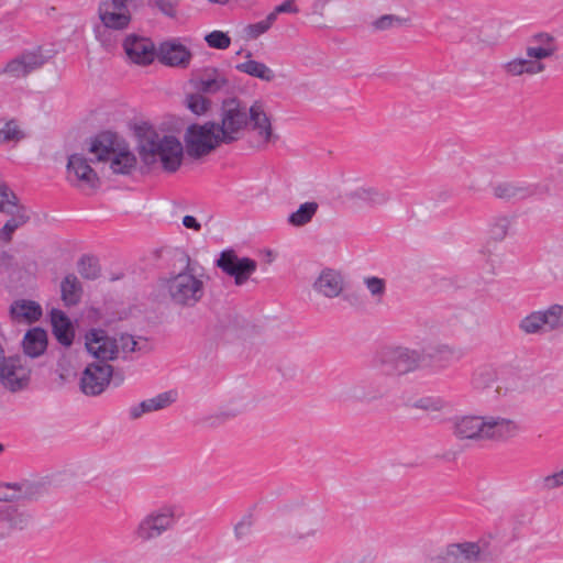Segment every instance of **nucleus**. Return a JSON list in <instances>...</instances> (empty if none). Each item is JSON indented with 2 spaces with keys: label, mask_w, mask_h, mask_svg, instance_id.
I'll list each match as a JSON object with an SVG mask.
<instances>
[{
  "label": "nucleus",
  "mask_w": 563,
  "mask_h": 563,
  "mask_svg": "<svg viewBox=\"0 0 563 563\" xmlns=\"http://www.w3.org/2000/svg\"><path fill=\"white\" fill-rule=\"evenodd\" d=\"M453 434L460 440L507 442L521 432L520 423L503 416H463L452 426Z\"/></svg>",
  "instance_id": "f257e3e1"
},
{
  "label": "nucleus",
  "mask_w": 563,
  "mask_h": 563,
  "mask_svg": "<svg viewBox=\"0 0 563 563\" xmlns=\"http://www.w3.org/2000/svg\"><path fill=\"white\" fill-rule=\"evenodd\" d=\"M137 153L146 167L167 173L178 170L185 155L184 145L176 136L162 135L151 129L139 134Z\"/></svg>",
  "instance_id": "f03ea898"
},
{
  "label": "nucleus",
  "mask_w": 563,
  "mask_h": 563,
  "mask_svg": "<svg viewBox=\"0 0 563 563\" xmlns=\"http://www.w3.org/2000/svg\"><path fill=\"white\" fill-rule=\"evenodd\" d=\"M560 49L558 38L548 32L531 35L523 56H517L501 65L508 77H534L547 70V59L554 58Z\"/></svg>",
  "instance_id": "7ed1b4c3"
},
{
  "label": "nucleus",
  "mask_w": 563,
  "mask_h": 563,
  "mask_svg": "<svg viewBox=\"0 0 563 563\" xmlns=\"http://www.w3.org/2000/svg\"><path fill=\"white\" fill-rule=\"evenodd\" d=\"M158 289L175 307L194 308L205 297V275H196L194 271L187 266L178 274L159 278Z\"/></svg>",
  "instance_id": "20e7f679"
},
{
  "label": "nucleus",
  "mask_w": 563,
  "mask_h": 563,
  "mask_svg": "<svg viewBox=\"0 0 563 563\" xmlns=\"http://www.w3.org/2000/svg\"><path fill=\"white\" fill-rule=\"evenodd\" d=\"M423 361V353L406 346L382 349L372 361L373 366L386 375H404L416 371Z\"/></svg>",
  "instance_id": "39448f33"
},
{
  "label": "nucleus",
  "mask_w": 563,
  "mask_h": 563,
  "mask_svg": "<svg viewBox=\"0 0 563 563\" xmlns=\"http://www.w3.org/2000/svg\"><path fill=\"white\" fill-rule=\"evenodd\" d=\"M177 510L176 505L164 504L147 512L134 529L135 539L150 542L173 530L179 519Z\"/></svg>",
  "instance_id": "423d86ee"
},
{
  "label": "nucleus",
  "mask_w": 563,
  "mask_h": 563,
  "mask_svg": "<svg viewBox=\"0 0 563 563\" xmlns=\"http://www.w3.org/2000/svg\"><path fill=\"white\" fill-rule=\"evenodd\" d=\"M183 139L184 154L194 159L208 156L223 144L217 132L216 121L190 124L185 130Z\"/></svg>",
  "instance_id": "0eeeda50"
},
{
  "label": "nucleus",
  "mask_w": 563,
  "mask_h": 563,
  "mask_svg": "<svg viewBox=\"0 0 563 563\" xmlns=\"http://www.w3.org/2000/svg\"><path fill=\"white\" fill-rule=\"evenodd\" d=\"M216 126L223 144L238 142L247 129V108L235 99L224 101Z\"/></svg>",
  "instance_id": "6e6552de"
},
{
  "label": "nucleus",
  "mask_w": 563,
  "mask_h": 563,
  "mask_svg": "<svg viewBox=\"0 0 563 563\" xmlns=\"http://www.w3.org/2000/svg\"><path fill=\"white\" fill-rule=\"evenodd\" d=\"M89 151L96 155L97 161H109L110 168L115 174H130L136 166V157L130 150L115 146L114 142L104 135L95 139Z\"/></svg>",
  "instance_id": "1a4fd4ad"
},
{
  "label": "nucleus",
  "mask_w": 563,
  "mask_h": 563,
  "mask_svg": "<svg viewBox=\"0 0 563 563\" xmlns=\"http://www.w3.org/2000/svg\"><path fill=\"white\" fill-rule=\"evenodd\" d=\"M518 330L525 335H544L563 329V305L554 303L545 309L533 310L518 321Z\"/></svg>",
  "instance_id": "9d476101"
},
{
  "label": "nucleus",
  "mask_w": 563,
  "mask_h": 563,
  "mask_svg": "<svg viewBox=\"0 0 563 563\" xmlns=\"http://www.w3.org/2000/svg\"><path fill=\"white\" fill-rule=\"evenodd\" d=\"M31 379V369L20 356L0 354V385L12 391L25 389Z\"/></svg>",
  "instance_id": "9b49d317"
},
{
  "label": "nucleus",
  "mask_w": 563,
  "mask_h": 563,
  "mask_svg": "<svg viewBox=\"0 0 563 563\" xmlns=\"http://www.w3.org/2000/svg\"><path fill=\"white\" fill-rule=\"evenodd\" d=\"M224 274L234 278L236 286L244 285L257 269V263L250 257H239L233 250H224L216 261Z\"/></svg>",
  "instance_id": "f8f14e48"
},
{
  "label": "nucleus",
  "mask_w": 563,
  "mask_h": 563,
  "mask_svg": "<svg viewBox=\"0 0 563 563\" xmlns=\"http://www.w3.org/2000/svg\"><path fill=\"white\" fill-rule=\"evenodd\" d=\"M47 57L41 49L26 51L10 59L0 70V75L10 80L25 78L46 64Z\"/></svg>",
  "instance_id": "ddd939ff"
},
{
  "label": "nucleus",
  "mask_w": 563,
  "mask_h": 563,
  "mask_svg": "<svg viewBox=\"0 0 563 563\" xmlns=\"http://www.w3.org/2000/svg\"><path fill=\"white\" fill-rule=\"evenodd\" d=\"M481 558V547L476 542L448 544L442 551L429 554L426 563H477Z\"/></svg>",
  "instance_id": "4468645a"
},
{
  "label": "nucleus",
  "mask_w": 563,
  "mask_h": 563,
  "mask_svg": "<svg viewBox=\"0 0 563 563\" xmlns=\"http://www.w3.org/2000/svg\"><path fill=\"white\" fill-rule=\"evenodd\" d=\"M255 135L257 146L266 147L277 139L273 133V126L262 102L255 101L247 108V128Z\"/></svg>",
  "instance_id": "2eb2a0df"
},
{
  "label": "nucleus",
  "mask_w": 563,
  "mask_h": 563,
  "mask_svg": "<svg viewBox=\"0 0 563 563\" xmlns=\"http://www.w3.org/2000/svg\"><path fill=\"white\" fill-rule=\"evenodd\" d=\"M86 349L99 363H107L118 356L119 344L101 329H92L86 334Z\"/></svg>",
  "instance_id": "dca6fc26"
},
{
  "label": "nucleus",
  "mask_w": 563,
  "mask_h": 563,
  "mask_svg": "<svg viewBox=\"0 0 563 563\" xmlns=\"http://www.w3.org/2000/svg\"><path fill=\"white\" fill-rule=\"evenodd\" d=\"M113 368L108 363L88 365L80 378V389L85 395H100L110 383Z\"/></svg>",
  "instance_id": "f3484780"
},
{
  "label": "nucleus",
  "mask_w": 563,
  "mask_h": 563,
  "mask_svg": "<svg viewBox=\"0 0 563 563\" xmlns=\"http://www.w3.org/2000/svg\"><path fill=\"white\" fill-rule=\"evenodd\" d=\"M66 168L67 179L70 184L89 189H95L99 186V177L84 155H70Z\"/></svg>",
  "instance_id": "a211bd4d"
},
{
  "label": "nucleus",
  "mask_w": 563,
  "mask_h": 563,
  "mask_svg": "<svg viewBox=\"0 0 563 563\" xmlns=\"http://www.w3.org/2000/svg\"><path fill=\"white\" fill-rule=\"evenodd\" d=\"M131 7L132 4L128 3H99L98 16L104 27L114 31H122L128 29L132 21Z\"/></svg>",
  "instance_id": "6ab92c4d"
},
{
  "label": "nucleus",
  "mask_w": 563,
  "mask_h": 563,
  "mask_svg": "<svg viewBox=\"0 0 563 563\" xmlns=\"http://www.w3.org/2000/svg\"><path fill=\"white\" fill-rule=\"evenodd\" d=\"M32 521L31 514L12 503L0 505V527L7 532H0V541L5 539L12 531L25 530Z\"/></svg>",
  "instance_id": "aec40b11"
},
{
  "label": "nucleus",
  "mask_w": 563,
  "mask_h": 563,
  "mask_svg": "<svg viewBox=\"0 0 563 563\" xmlns=\"http://www.w3.org/2000/svg\"><path fill=\"white\" fill-rule=\"evenodd\" d=\"M158 60L170 67L186 68L191 60L190 51L177 41H166L157 49Z\"/></svg>",
  "instance_id": "412c9836"
},
{
  "label": "nucleus",
  "mask_w": 563,
  "mask_h": 563,
  "mask_svg": "<svg viewBox=\"0 0 563 563\" xmlns=\"http://www.w3.org/2000/svg\"><path fill=\"white\" fill-rule=\"evenodd\" d=\"M192 84L199 92L208 95L227 91L230 88L228 77L217 68H205L195 76Z\"/></svg>",
  "instance_id": "4be33fe9"
},
{
  "label": "nucleus",
  "mask_w": 563,
  "mask_h": 563,
  "mask_svg": "<svg viewBox=\"0 0 563 563\" xmlns=\"http://www.w3.org/2000/svg\"><path fill=\"white\" fill-rule=\"evenodd\" d=\"M123 47L128 57L135 64L146 65L154 59V44L148 38L130 35L125 38Z\"/></svg>",
  "instance_id": "5701e85b"
},
{
  "label": "nucleus",
  "mask_w": 563,
  "mask_h": 563,
  "mask_svg": "<svg viewBox=\"0 0 563 563\" xmlns=\"http://www.w3.org/2000/svg\"><path fill=\"white\" fill-rule=\"evenodd\" d=\"M347 199L356 207L377 208L385 206L390 197L387 191L372 186H361L347 194Z\"/></svg>",
  "instance_id": "b1692460"
},
{
  "label": "nucleus",
  "mask_w": 563,
  "mask_h": 563,
  "mask_svg": "<svg viewBox=\"0 0 563 563\" xmlns=\"http://www.w3.org/2000/svg\"><path fill=\"white\" fill-rule=\"evenodd\" d=\"M319 520L311 512L299 515L289 530V538L297 543L314 540L319 533Z\"/></svg>",
  "instance_id": "393cba45"
},
{
  "label": "nucleus",
  "mask_w": 563,
  "mask_h": 563,
  "mask_svg": "<svg viewBox=\"0 0 563 563\" xmlns=\"http://www.w3.org/2000/svg\"><path fill=\"white\" fill-rule=\"evenodd\" d=\"M313 289L325 298H336L344 289L343 276L334 269L325 268L314 280Z\"/></svg>",
  "instance_id": "a878e982"
},
{
  "label": "nucleus",
  "mask_w": 563,
  "mask_h": 563,
  "mask_svg": "<svg viewBox=\"0 0 563 563\" xmlns=\"http://www.w3.org/2000/svg\"><path fill=\"white\" fill-rule=\"evenodd\" d=\"M494 196L507 201L523 200L537 194V187L522 181H504L497 184L494 189Z\"/></svg>",
  "instance_id": "bb28decb"
},
{
  "label": "nucleus",
  "mask_w": 563,
  "mask_h": 563,
  "mask_svg": "<svg viewBox=\"0 0 563 563\" xmlns=\"http://www.w3.org/2000/svg\"><path fill=\"white\" fill-rule=\"evenodd\" d=\"M174 391H165L157 396L143 400L129 409V417L132 420L141 418L144 413L162 410L175 401Z\"/></svg>",
  "instance_id": "cd10ccee"
},
{
  "label": "nucleus",
  "mask_w": 563,
  "mask_h": 563,
  "mask_svg": "<svg viewBox=\"0 0 563 563\" xmlns=\"http://www.w3.org/2000/svg\"><path fill=\"white\" fill-rule=\"evenodd\" d=\"M23 352L26 356L35 358L47 349V333L42 328L30 329L22 341Z\"/></svg>",
  "instance_id": "c85d7f7f"
},
{
  "label": "nucleus",
  "mask_w": 563,
  "mask_h": 563,
  "mask_svg": "<svg viewBox=\"0 0 563 563\" xmlns=\"http://www.w3.org/2000/svg\"><path fill=\"white\" fill-rule=\"evenodd\" d=\"M10 314L16 322L31 323L42 317V308L36 301L20 299L11 305Z\"/></svg>",
  "instance_id": "c756f323"
},
{
  "label": "nucleus",
  "mask_w": 563,
  "mask_h": 563,
  "mask_svg": "<svg viewBox=\"0 0 563 563\" xmlns=\"http://www.w3.org/2000/svg\"><path fill=\"white\" fill-rule=\"evenodd\" d=\"M53 333L57 341L69 346L74 340V330L69 319L60 310H53L51 313Z\"/></svg>",
  "instance_id": "7c9ffc66"
},
{
  "label": "nucleus",
  "mask_w": 563,
  "mask_h": 563,
  "mask_svg": "<svg viewBox=\"0 0 563 563\" xmlns=\"http://www.w3.org/2000/svg\"><path fill=\"white\" fill-rule=\"evenodd\" d=\"M247 59L243 63H240L235 66V68L254 78H258L263 81H273L275 79L274 71L264 63L257 62L255 59H251V53L246 54Z\"/></svg>",
  "instance_id": "2f4dec72"
},
{
  "label": "nucleus",
  "mask_w": 563,
  "mask_h": 563,
  "mask_svg": "<svg viewBox=\"0 0 563 563\" xmlns=\"http://www.w3.org/2000/svg\"><path fill=\"white\" fill-rule=\"evenodd\" d=\"M32 495V487L29 483H1L0 503H14L27 499Z\"/></svg>",
  "instance_id": "473e14b6"
},
{
  "label": "nucleus",
  "mask_w": 563,
  "mask_h": 563,
  "mask_svg": "<svg viewBox=\"0 0 563 563\" xmlns=\"http://www.w3.org/2000/svg\"><path fill=\"white\" fill-rule=\"evenodd\" d=\"M10 216V219L0 229V240L3 242H10L12 240L13 232L29 221V216L24 206L15 208L12 212H4Z\"/></svg>",
  "instance_id": "72a5a7b5"
},
{
  "label": "nucleus",
  "mask_w": 563,
  "mask_h": 563,
  "mask_svg": "<svg viewBox=\"0 0 563 563\" xmlns=\"http://www.w3.org/2000/svg\"><path fill=\"white\" fill-rule=\"evenodd\" d=\"M60 292L66 306H75L80 301L82 287L76 275L68 274L65 276L60 284Z\"/></svg>",
  "instance_id": "f704fd0d"
},
{
  "label": "nucleus",
  "mask_w": 563,
  "mask_h": 563,
  "mask_svg": "<svg viewBox=\"0 0 563 563\" xmlns=\"http://www.w3.org/2000/svg\"><path fill=\"white\" fill-rule=\"evenodd\" d=\"M319 210V203L316 201H307L305 203H301L299 208L291 212L288 218L287 222L296 228L303 227L311 222L313 217L317 214Z\"/></svg>",
  "instance_id": "c9c22d12"
},
{
  "label": "nucleus",
  "mask_w": 563,
  "mask_h": 563,
  "mask_svg": "<svg viewBox=\"0 0 563 563\" xmlns=\"http://www.w3.org/2000/svg\"><path fill=\"white\" fill-rule=\"evenodd\" d=\"M25 137L16 120L0 121V143L20 142Z\"/></svg>",
  "instance_id": "e433bc0d"
},
{
  "label": "nucleus",
  "mask_w": 563,
  "mask_h": 563,
  "mask_svg": "<svg viewBox=\"0 0 563 563\" xmlns=\"http://www.w3.org/2000/svg\"><path fill=\"white\" fill-rule=\"evenodd\" d=\"M511 219L507 216H498L492 219L488 233L492 240L503 241L510 229Z\"/></svg>",
  "instance_id": "4c0bfd02"
},
{
  "label": "nucleus",
  "mask_w": 563,
  "mask_h": 563,
  "mask_svg": "<svg viewBox=\"0 0 563 563\" xmlns=\"http://www.w3.org/2000/svg\"><path fill=\"white\" fill-rule=\"evenodd\" d=\"M496 380V372L490 367H482L474 372L472 386L477 390H484L493 386Z\"/></svg>",
  "instance_id": "58836bf2"
},
{
  "label": "nucleus",
  "mask_w": 563,
  "mask_h": 563,
  "mask_svg": "<svg viewBox=\"0 0 563 563\" xmlns=\"http://www.w3.org/2000/svg\"><path fill=\"white\" fill-rule=\"evenodd\" d=\"M409 19L396 14H384L372 22V27L375 31H387L406 25Z\"/></svg>",
  "instance_id": "ea45409f"
},
{
  "label": "nucleus",
  "mask_w": 563,
  "mask_h": 563,
  "mask_svg": "<svg viewBox=\"0 0 563 563\" xmlns=\"http://www.w3.org/2000/svg\"><path fill=\"white\" fill-rule=\"evenodd\" d=\"M21 206L16 195L7 185H0V213L12 212Z\"/></svg>",
  "instance_id": "a19ab883"
},
{
  "label": "nucleus",
  "mask_w": 563,
  "mask_h": 563,
  "mask_svg": "<svg viewBox=\"0 0 563 563\" xmlns=\"http://www.w3.org/2000/svg\"><path fill=\"white\" fill-rule=\"evenodd\" d=\"M363 283L371 296L377 301H382L386 294V280L376 276H368L363 279Z\"/></svg>",
  "instance_id": "79ce46f5"
},
{
  "label": "nucleus",
  "mask_w": 563,
  "mask_h": 563,
  "mask_svg": "<svg viewBox=\"0 0 563 563\" xmlns=\"http://www.w3.org/2000/svg\"><path fill=\"white\" fill-rule=\"evenodd\" d=\"M78 272L84 278L96 279L99 276L100 268L95 258L82 256L78 263Z\"/></svg>",
  "instance_id": "37998d69"
},
{
  "label": "nucleus",
  "mask_w": 563,
  "mask_h": 563,
  "mask_svg": "<svg viewBox=\"0 0 563 563\" xmlns=\"http://www.w3.org/2000/svg\"><path fill=\"white\" fill-rule=\"evenodd\" d=\"M538 485L542 492H551L563 487V467L552 474L543 476Z\"/></svg>",
  "instance_id": "c03bdc74"
},
{
  "label": "nucleus",
  "mask_w": 563,
  "mask_h": 563,
  "mask_svg": "<svg viewBox=\"0 0 563 563\" xmlns=\"http://www.w3.org/2000/svg\"><path fill=\"white\" fill-rule=\"evenodd\" d=\"M254 525V519L252 515H245L235 526H234V537L239 541L247 540L252 534V529Z\"/></svg>",
  "instance_id": "a18cd8bd"
},
{
  "label": "nucleus",
  "mask_w": 563,
  "mask_h": 563,
  "mask_svg": "<svg viewBox=\"0 0 563 563\" xmlns=\"http://www.w3.org/2000/svg\"><path fill=\"white\" fill-rule=\"evenodd\" d=\"M188 109L198 115L207 112L210 102L201 93H192L186 98Z\"/></svg>",
  "instance_id": "49530a36"
},
{
  "label": "nucleus",
  "mask_w": 563,
  "mask_h": 563,
  "mask_svg": "<svg viewBox=\"0 0 563 563\" xmlns=\"http://www.w3.org/2000/svg\"><path fill=\"white\" fill-rule=\"evenodd\" d=\"M205 40L210 47L217 49H225L231 44L230 36L222 31H212L206 35Z\"/></svg>",
  "instance_id": "de8ad7c7"
},
{
  "label": "nucleus",
  "mask_w": 563,
  "mask_h": 563,
  "mask_svg": "<svg viewBox=\"0 0 563 563\" xmlns=\"http://www.w3.org/2000/svg\"><path fill=\"white\" fill-rule=\"evenodd\" d=\"M415 407L426 411L437 412L445 407V402L439 397H424L415 402Z\"/></svg>",
  "instance_id": "09e8293b"
},
{
  "label": "nucleus",
  "mask_w": 563,
  "mask_h": 563,
  "mask_svg": "<svg viewBox=\"0 0 563 563\" xmlns=\"http://www.w3.org/2000/svg\"><path fill=\"white\" fill-rule=\"evenodd\" d=\"M376 396L372 391H366L363 383L354 384L349 389V398L353 400H369Z\"/></svg>",
  "instance_id": "8fccbe9b"
},
{
  "label": "nucleus",
  "mask_w": 563,
  "mask_h": 563,
  "mask_svg": "<svg viewBox=\"0 0 563 563\" xmlns=\"http://www.w3.org/2000/svg\"><path fill=\"white\" fill-rule=\"evenodd\" d=\"M117 340L119 344V351L121 350L124 353H131L137 349V342L130 334H121Z\"/></svg>",
  "instance_id": "3c124183"
},
{
  "label": "nucleus",
  "mask_w": 563,
  "mask_h": 563,
  "mask_svg": "<svg viewBox=\"0 0 563 563\" xmlns=\"http://www.w3.org/2000/svg\"><path fill=\"white\" fill-rule=\"evenodd\" d=\"M179 0H155L158 9L167 16L174 18L176 15V8Z\"/></svg>",
  "instance_id": "603ef678"
},
{
  "label": "nucleus",
  "mask_w": 563,
  "mask_h": 563,
  "mask_svg": "<svg viewBox=\"0 0 563 563\" xmlns=\"http://www.w3.org/2000/svg\"><path fill=\"white\" fill-rule=\"evenodd\" d=\"M268 29L269 27L267 26V24L264 22V20H262L257 23L250 24L246 27V34L252 38H256L260 35L264 34Z\"/></svg>",
  "instance_id": "864d4df0"
},
{
  "label": "nucleus",
  "mask_w": 563,
  "mask_h": 563,
  "mask_svg": "<svg viewBox=\"0 0 563 563\" xmlns=\"http://www.w3.org/2000/svg\"><path fill=\"white\" fill-rule=\"evenodd\" d=\"M298 8L295 5L294 0H286L275 8V13H297Z\"/></svg>",
  "instance_id": "5fc2aeb1"
},
{
  "label": "nucleus",
  "mask_w": 563,
  "mask_h": 563,
  "mask_svg": "<svg viewBox=\"0 0 563 563\" xmlns=\"http://www.w3.org/2000/svg\"><path fill=\"white\" fill-rule=\"evenodd\" d=\"M437 353L441 360H446V361H449L450 358H452L455 355L454 349L449 345L438 346Z\"/></svg>",
  "instance_id": "6e6d98bb"
},
{
  "label": "nucleus",
  "mask_w": 563,
  "mask_h": 563,
  "mask_svg": "<svg viewBox=\"0 0 563 563\" xmlns=\"http://www.w3.org/2000/svg\"><path fill=\"white\" fill-rule=\"evenodd\" d=\"M183 224L187 229H192L195 231H199L201 229V224L197 221V219L192 216H185L183 218Z\"/></svg>",
  "instance_id": "4d7b16f0"
},
{
  "label": "nucleus",
  "mask_w": 563,
  "mask_h": 563,
  "mask_svg": "<svg viewBox=\"0 0 563 563\" xmlns=\"http://www.w3.org/2000/svg\"><path fill=\"white\" fill-rule=\"evenodd\" d=\"M111 2L119 3V4H122V3L133 4L135 2V0H99V3L110 4Z\"/></svg>",
  "instance_id": "13d9d810"
},
{
  "label": "nucleus",
  "mask_w": 563,
  "mask_h": 563,
  "mask_svg": "<svg viewBox=\"0 0 563 563\" xmlns=\"http://www.w3.org/2000/svg\"><path fill=\"white\" fill-rule=\"evenodd\" d=\"M278 14H279V13H275V10H274L273 12H271V13L266 16V19L264 20V22L267 24V26H268V27H271V26H272V24L275 22V20H276V18H277V15H278Z\"/></svg>",
  "instance_id": "bf43d9fd"
},
{
  "label": "nucleus",
  "mask_w": 563,
  "mask_h": 563,
  "mask_svg": "<svg viewBox=\"0 0 563 563\" xmlns=\"http://www.w3.org/2000/svg\"><path fill=\"white\" fill-rule=\"evenodd\" d=\"M559 164H560V172L563 173V154L560 156L559 158Z\"/></svg>",
  "instance_id": "052dcab7"
},
{
  "label": "nucleus",
  "mask_w": 563,
  "mask_h": 563,
  "mask_svg": "<svg viewBox=\"0 0 563 563\" xmlns=\"http://www.w3.org/2000/svg\"><path fill=\"white\" fill-rule=\"evenodd\" d=\"M4 450V446L0 443V453Z\"/></svg>",
  "instance_id": "680f3d73"
}]
</instances>
